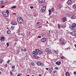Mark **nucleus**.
<instances>
[{
  "mask_svg": "<svg viewBox=\"0 0 76 76\" xmlns=\"http://www.w3.org/2000/svg\"><path fill=\"white\" fill-rule=\"evenodd\" d=\"M17 21L19 23H23V21L21 18L20 17H19L17 18Z\"/></svg>",
  "mask_w": 76,
  "mask_h": 76,
  "instance_id": "1",
  "label": "nucleus"
},
{
  "mask_svg": "<svg viewBox=\"0 0 76 76\" xmlns=\"http://www.w3.org/2000/svg\"><path fill=\"white\" fill-rule=\"evenodd\" d=\"M76 26V24L75 23H73L72 24L71 27V29L74 30L75 29V27Z\"/></svg>",
  "mask_w": 76,
  "mask_h": 76,
  "instance_id": "2",
  "label": "nucleus"
},
{
  "mask_svg": "<svg viewBox=\"0 0 76 76\" xmlns=\"http://www.w3.org/2000/svg\"><path fill=\"white\" fill-rule=\"evenodd\" d=\"M2 15L4 16V17H8L9 16L8 13L5 12H3L2 13Z\"/></svg>",
  "mask_w": 76,
  "mask_h": 76,
  "instance_id": "3",
  "label": "nucleus"
},
{
  "mask_svg": "<svg viewBox=\"0 0 76 76\" xmlns=\"http://www.w3.org/2000/svg\"><path fill=\"white\" fill-rule=\"evenodd\" d=\"M71 34L72 36H76V31H72L71 33Z\"/></svg>",
  "mask_w": 76,
  "mask_h": 76,
  "instance_id": "4",
  "label": "nucleus"
},
{
  "mask_svg": "<svg viewBox=\"0 0 76 76\" xmlns=\"http://www.w3.org/2000/svg\"><path fill=\"white\" fill-rule=\"evenodd\" d=\"M45 51L47 53H50L51 52V50H50V49H46L45 50Z\"/></svg>",
  "mask_w": 76,
  "mask_h": 76,
  "instance_id": "5",
  "label": "nucleus"
},
{
  "mask_svg": "<svg viewBox=\"0 0 76 76\" xmlns=\"http://www.w3.org/2000/svg\"><path fill=\"white\" fill-rule=\"evenodd\" d=\"M45 1V0H39V2L40 4H42Z\"/></svg>",
  "mask_w": 76,
  "mask_h": 76,
  "instance_id": "6",
  "label": "nucleus"
},
{
  "mask_svg": "<svg viewBox=\"0 0 76 76\" xmlns=\"http://www.w3.org/2000/svg\"><path fill=\"white\" fill-rule=\"evenodd\" d=\"M55 64H57V65H58V66H59L61 64V62L58 61L55 63Z\"/></svg>",
  "mask_w": 76,
  "mask_h": 76,
  "instance_id": "7",
  "label": "nucleus"
},
{
  "mask_svg": "<svg viewBox=\"0 0 76 76\" xmlns=\"http://www.w3.org/2000/svg\"><path fill=\"white\" fill-rule=\"evenodd\" d=\"M41 41L43 42H45V41H46V38H42V39H41Z\"/></svg>",
  "mask_w": 76,
  "mask_h": 76,
  "instance_id": "8",
  "label": "nucleus"
},
{
  "mask_svg": "<svg viewBox=\"0 0 76 76\" xmlns=\"http://www.w3.org/2000/svg\"><path fill=\"white\" fill-rule=\"evenodd\" d=\"M33 57L34 58H35V59H38L39 58V57L37 55H34Z\"/></svg>",
  "mask_w": 76,
  "mask_h": 76,
  "instance_id": "9",
  "label": "nucleus"
},
{
  "mask_svg": "<svg viewBox=\"0 0 76 76\" xmlns=\"http://www.w3.org/2000/svg\"><path fill=\"white\" fill-rule=\"evenodd\" d=\"M62 21L63 22H65L67 21V19H66V18L64 17L62 20Z\"/></svg>",
  "mask_w": 76,
  "mask_h": 76,
  "instance_id": "10",
  "label": "nucleus"
},
{
  "mask_svg": "<svg viewBox=\"0 0 76 76\" xmlns=\"http://www.w3.org/2000/svg\"><path fill=\"white\" fill-rule=\"evenodd\" d=\"M4 38L3 37H2L0 39V41H4Z\"/></svg>",
  "mask_w": 76,
  "mask_h": 76,
  "instance_id": "11",
  "label": "nucleus"
},
{
  "mask_svg": "<svg viewBox=\"0 0 76 76\" xmlns=\"http://www.w3.org/2000/svg\"><path fill=\"white\" fill-rule=\"evenodd\" d=\"M66 3H67L68 4H71V3H72V1L70 0H69L68 1L66 2Z\"/></svg>",
  "mask_w": 76,
  "mask_h": 76,
  "instance_id": "12",
  "label": "nucleus"
},
{
  "mask_svg": "<svg viewBox=\"0 0 76 76\" xmlns=\"http://www.w3.org/2000/svg\"><path fill=\"white\" fill-rule=\"evenodd\" d=\"M32 53L33 54H35V55H38V53H37V51H33L32 52Z\"/></svg>",
  "mask_w": 76,
  "mask_h": 76,
  "instance_id": "13",
  "label": "nucleus"
},
{
  "mask_svg": "<svg viewBox=\"0 0 76 76\" xmlns=\"http://www.w3.org/2000/svg\"><path fill=\"white\" fill-rule=\"evenodd\" d=\"M66 76H70V74L69 73V72H66Z\"/></svg>",
  "mask_w": 76,
  "mask_h": 76,
  "instance_id": "14",
  "label": "nucleus"
},
{
  "mask_svg": "<svg viewBox=\"0 0 76 76\" xmlns=\"http://www.w3.org/2000/svg\"><path fill=\"white\" fill-rule=\"evenodd\" d=\"M61 7H62V5L61 4L59 5L58 6V9H60Z\"/></svg>",
  "mask_w": 76,
  "mask_h": 76,
  "instance_id": "15",
  "label": "nucleus"
},
{
  "mask_svg": "<svg viewBox=\"0 0 76 76\" xmlns=\"http://www.w3.org/2000/svg\"><path fill=\"white\" fill-rule=\"evenodd\" d=\"M42 9H43V10H44L45 11V10H46V6H44Z\"/></svg>",
  "mask_w": 76,
  "mask_h": 76,
  "instance_id": "16",
  "label": "nucleus"
},
{
  "mask_svg": "<svg viewBox=\"0 0 76 76\" xmlns=\"http://www.w3.org/2000/svg\"><path fill=\"white\" fill-rule=\"evenodd\" d=\"M7 33L8 34H11V31L10 30H8L7 31Z\"/></svg>",
  "mask_w": 76,
  "mask_h": 76,
  "instance_id": "17",
  "label": "nucleus"
},
{
  "mask_svg": "<svg viewBox=\"0 0 76 76\" xmlns=\"http://www.w3.org/2000/svg\"><path fill=\"white\" fill-rule=\"evenodd\" d=\"M61 44L63 45H64L65 43H66V42L65 41L63 40L61 42Z\"/></svg>",
  "mask_w": 76,
  "mask_h": 76,
  "instance_id": "18",
  "label": "nucleus"
},
{
  "mask_svg": "<svg viewBox=\"0 0 76 76\" xmlns=\"http://www.w3.org/2000/svg\"><path fill=\"white\" fill-rule=\"evenodd\" d=\"M61 27L63 28L66 27V25L64 24L61 25Z\"/></svg>",
  "mask_w": 76,
  "mask_h": 76,
  "instance_id": "19",
  "label": "nucleus"
},
{
  "mask_svg": "<svg viewBox=\"0 0 76 76\" xmlns=\"http://www.w3.org/2000/svg\"><path fill=\"white\" fill-rule=\"evenodd\" d=\"M45 12L44 10H43V9H42V8L40 10V12L41 13H43V12Z\"/></svg>",
  "mask_w": 76,
  "mask_h": 76,
  "instance_id": "20",
  "label": "nucleus"
},
{
  "mask_svg": "<svg viewBox=\"0 0 76 76\" xmlns=\"http://www.w3.org/2000/svg\"><path fill=\"white\" fill-rule=\"evenodd\" d=\"M71 18L72 19H76V16L75 15H73L71 17Z\"/></svg>",
  "mask_w": 76,
  "mask_h": 76,
  "instance_id": "21",
  "label": "nucleus"
},
{
  "mask_svg": "<svg viewBox=\"0 0 76 76\" xmlns=\"http://www.w3.org/2000/svg\"><path fill=\"white\" fill-rule=\"evenodd\" d=\"M41 63V62H37V64L38 66H40Z\"/></svg>",
  "mask_w": 76,
  "mask_h": 76,
  "instance_id": "22",
  "label": "nucleus"
},
{
  "mask_svg": "<svg viewBox=\"0 0 76 76\" xmlns=\"http://www.w3.org/2000/svg\"><path fill=\"white\" fill-rule=\"evenodd\" d=\"M59 42H62V41H63V37H61V38H60L59 39Z\"/></svg>",
  "mask_w": 76,
  "mask_h": 76,
  "instance_id": "23",
  "label": "nucleus"
},
{
  "mask_svg": "<svg viewBox=\"0 0 76 76\" xmlns=\"http://www.w3.org/2000/svg\"><path fill=\"white\" fill-rule=\"evenodd\" d=\"M35 51H36L37 53H39V52L40 50L38 49H37L35 50Z\"/></svg>",
  "mask_w": 76,
  "mask_h": 76,
  "instance_id": "24",
  "label": "nucleus"
},
{
  "mask_svg": "<svg viewBox=\"0 0 76 76\" xmlns=\"http://www.w3.org/2000/svg\"><path fill=\"white\" fill-rule=\"evenodd\" d=\"M39 53V54H40V55H41V54H42V53H43L42 52V51L41 50H40Z\"/></svg>",
  "mask_w": 76,
  "mask_h": 76,
  "instance_id": "25",
  "label": "nucleus"
},
{
  "mask_svg": "<svg viewBox=\"0 0 76 76\" xmlns=\"http://www.w3.org/2000/svg\"><path fill=\"white\" fill-rule=\"evenodd\" d=\"M15 8H16V6H12L11 7V9H15Z\"/></svg>",
  "mask_w": 76,
  "mask_h": 76,
  "instance_id": "26",
  "label": "nucleus"
},
{
  "mask_svg": "<svg viewBox=\"0 0 76 76\" xmlns=\"http://www.w3.org/2000/svg\"><path fill=\"white\" fill-rule=\"evenodd\" d=\"M49 15H51V10H49Z\"/></svg>",
  "mask_w": 76,
  "mask_h": 76,
  "instance_id": "27",
  "label": "nucleus"
},
{
  "mask_svg": "<svg viewBox=\"0 0 76 76\" xmlns=\"http://www.w3.org/2000/svg\"><path fill=\"white\" fill-rule=\"evenodd\" d=\"M11 24L12 25H16V23L15 24V22H12L11 23Z\"/></svg>",
  "mask_w": 76,
  "mask_h": 76,
  "instance_id": "28",
  "label": "nucleus"
},
{
  "mask_svg": "<svg viewBox=\"0 0 76 76\" xmlns=\"http://www.w3.org/2000/svg\"><path fill=\"white\" fill-rule=\"evenodd\" d=\"M72 7L73 8V9H75V8H76V4H74L73 6Z\"/></svg>",
  "mask_w": 76,
  "mask_h": 76,
  "instance_id": "29",
  "label": "nucleus"
},
{
  "mask_svg": "<svg viewBox=\"0 0 76 76\" xmlns=\"http://www.w3.org/2000/svg\"><path fill=\"white\" fill-rule=\"evenodd\" d=\"M58 27L59 29H60V25L59 24H58Z\"/></svg>",
  "mask_w": 76,
  "mask_h": 76,
  "instance_id": "30",
  "label": "nucleus"
},
{
  "mask_svg": "<svg viewBox=\"0 0 76 76\" xmlns=\"http://www.w3.org/2000/svg\"><path fill=\"white\" fill-rule=\"evenodd\" d=\"M15 66H12V69H15Z\"/></svg>",
  "mask_w": 76,
  "mask_h": 76,
  "instance_id": "31",
  "label": "nucleus"
},
{
  "mask_svg": "<svg viewBox=\"0 0 76 76\" xmlns=\"http://www.w3.org/2000/svg\"><path fill=\"white\" fill-rule=\"evenodd\" d=\"M7 47H8L9 46V44L8 43H7L6 44Z\"/></svg>",
  "mask_w": 76,
  "mask_h": 76,
  "instance_id": "32",
  "label": "nucleus"
},
{
  "mask_svg": "<svg viewBox=\"0 0 76 76\" xmlns=\"http://www.w3.org/2000/svg\"><path fill=\"white\" fill-rule=\"evenodd\" d=\"M3 62V60L1 59L0 60V64H1Z\"/></svg>",
  "mask_w": 76,
  "mask_h": 76,
  "instance_id": "33",
  "label": "nucleus"
},
{
  "mask_svg": "<svg viewBox=\"0 0 76 76\" xmlns=\"http://www.w3.org/2000/svg\"><path fill=\"white\" fill-rule=\"evenodd\" d=\"M55 69H56V70H58V69H59V68H58V67H55Z\"/></svg>",
  "mask_w": 76,
  "mask_h": 76,
  "instance_id": "34",
  "label": "nucleus"
},
{
  "mask_svg": "<svg viewBox=\"0 0 76 76\" xmlns=\"http://www.w3.org/2000/svg\"><path fill=\"white\" fill-rule=\"evenodd\" d=\"M34 62H32L31 63V66H34Z\"/></svg>",
  "mask_w": 76,
  "mask_h": 76,
  "instance_id": "35",
  "label": "nucleus"
},
{
  "mask_svg": "<svg viewBox=\"0 0 76 76\" xmlns=\"http://www.w3.org/2000/svg\"><path fill=\"white\" fill-rule=\"evenodd\" d=\"M3 3V1H0V4H2Z\"/></svg>",
  "mask_w": 76,
  "mask_h": 76,
  "instance_id": "36",
  "label": "nucleus"
},
{
  "mask_svg": "<svg viewBox=\"0 0 76 76\" xmlns=\"http://www.w3.org/2000/svg\"><path fill=\"white\" fill-rule=\"evenodd\" d=\"M48 35L49 37H51V35L50 34V33H48Z\"/></svg>",
  "mask_w": 76,
  "mask_h": 76,
  "instance_id": "37",
  "label": "nucleus"
},
{
  "mask_svg": "<svg viewBox=\"0 0 76 76\" xmlns=\"http://www.w3.org/2000/svg\"><path fill=\"white\" fill-rule=\"evenodd\" d=\"M51 11H52V12H53V11H54V9L53 8H52L51 9Z\"/></svg>",
  "mask_w": 76,
  "mask_h": 76,
  "instance_id": "38",
  "label": "nucleus"
},
{
  "mask_svg": "<svg viewBox=\"0 0 76 76\" xmlns=\"http://www.w3.org/2000/svg\"><path fill=\"white\" fill-rule=\"evenodd\" d=\"M10 74L11 75H13V72L11 71H10Z\"/></svg>",
  "mask_w": 76,
  "mask_h": 76,
  "instance_id": "39",
  "label": "nucleus"
},
{
  "mask_svg": "<svg viewBox=\"0 0 76 76\" xmlns=\"http://www.w3.org/2000/svg\"><path fill=\"white\" fill-rule=\"evenodd\" d=\"M6 12H7V13H8V14H9V11L8 10H6Z\"/></svg>",
  "mask_w": 76,
  "mask_h": 76,
  "instance_id": "40",
  "label": "nucleus"
},
{
  "mask_svg": "<svg viewBox=\"0 0 76 76\" xmlns=\"http://www.w3.org/2000/svg\"><path fill=\"white\" fill-rule=\"evenodd\" d=\"M40 66H44V64L41 63Z\"/></svg>",
  "mask_w": 76,
  "mask_h": 76,
  "instance_id": "41",
  "label": "nucleus"
},
{
  "mask_svg": "<svg viewBox=\"0 0 76 76\" xmlns=\"http://www.w3.org/2000/svg\"><path fill=\"white\" fill-rule=\"evenodd\" d=\"M11 28H12V29H15V27L13 26H11Z\"/></svg>",
  "mask_w": 76,
  "mask_h": 76,
  "instance_id": "42",
  "label": "nucleus"
},
{
  "mask_svg": "<svg viewBox=\"0 0 76 76\" xmlns=\"http://www.w3.org/2000/svg\"><path fill=\"white\" fill-rule=\"evenodd\" d=\"M5 6L4 5H2L1 7L2 8H3V7H4Z\"/></svg>",
  "mask_w": 76,
  "mask_h": 76,
  "instance_id": "43",
  "label": "nucleus"
},
{
  "mask_svg": "<svg viewBox=\"0 0 76 76\" xmlns=\"http://www.w3.org/2000/svg\"><path fill=\"white\" fill-rule=\"evenodd\" d=\"M55 32H56V33H58V30H55Z\"/></svg>",
  "mask_w": 76,
  "mask_h": 76,
  "instance_id": "44",
  "label": "nucleus"
},
{
  "mask_svg": "<svg viewBox=\"0 0 76 76\" xmlns=\"http://www.w3.org/2000/svg\"><path fill=\"white\" fill-rule=\"evenodd\" d=\"M50 70H53V67H51L50 69Z\"/></svg>",
  "mask_w": 76,
  "mask_h": 76,
  "instance_id": "45",
  "label": "nucleus"
},
{
  "mask_svg": "<svg viewBox=\"0 0 76 76\" xmlns=\"http://www.w3.org/2000/svg\"><path fill=\"white\" fill-rule=\"evenodd\" d=\"M23 51H24V52H25V51H26V49H23Z\"/></svg>",
  "mask_w": 76,
  "mask_h": 76,
  "instance_id": "46",
  "label": "nucleus"
},
{
  "mask_svg": "<svg viewBox=\"0 0 76 76\" xmlns=\"http://www.w3.org/2000/svg\"><path fill=\"white\" fill-rule=\"evenodd\" d=\"M61 59H63V58H64V57L63 56H61Z\"/></svg>",
  "mask_w": 76,
  "mask_h": 76,
  "instance_id": "47",
  "label": "nucleus"
},
{
  "mask_svg": "<svg viewBox=\"0 0 76 76\" xmlns=\"http://www.w3.org/2000/svg\"><path fill=\"white\" fill-rule=\"evenodd\" d=\"M74 74L75 75H76V72H74Z\"/></svg>",
  "mask_w": 76,
  "mask_h": 76,
  "instance_id": "48",
  "label": "nucleus"
},
{
  "mask_svg": "<svg viewBox=\"0 0 76 76\" xmlns=\"http://www.w3.org/2000/svg\"><path fill=\"white\" fill-rule=\"evenodd\" d=\"M30 8L31 9H33V8H34V7L32 6H31L30 7Z\"/></svg>",
  "mask_w": 76,
  "mask_h": 76,
  "instance_id": "49",
  "label": "nucleus"
},
{
  "mask_svg": "<svg viewBox=\"0 0 76 76\" xmlns=\"http://www.w3.org/2000/svg\"><path fill=\"white\" fill-rule=\"evenodd\" d=\"M42 28V26H39L38 27V28Z\"/></svg>",
  "mask_w": 76,
  "mask_h": 76,
  "instance_id": "50",
  "label": "nucleus"
},
{
  "mask_svg": "<svg viewBox=\"0 0 76 76\" xmlns=\"http://www.w3.org/2000/svg\"><path fill=\"white\" fill-rule=\"evenodd\" d=\"M17 44V42H15L14 44V45L15 46Z\"/></svg>",
  "mask_w": 76,
  "mask_h": 76,
  "instance_id": "51",
  "label": "nucleus"
},
{
  "mask_svg": "<svg viewBox=\"0 0 76 76\" xmlns=\"http://www.w3.org/2000/svg\"><path fill=\"white\" fill-rule=\"evenodd\" d=\"M12 2V1H8V3H10V2Z\"/></svg>",
  "mask_w": 76,
  "mask_h": 76,
  "instance_id": "52",
  "label": "nucleus"
},
{
  "mask_svg": "<svg viewBox=\"0 0 76 76\" xmlns=\"http://www.w3.org/2000/svg\"><path fill=\"white\" fill-rule=\"evenodd\" d=\"M10 62V60H8L7 61V63H9Z\"/></svg>",
  "mask_w": 76,
  "mask_h": 76,
  "instance_id": "53",
  "label": "nucleus"
},
{
  "mask_svg": "<svg viewBox=\"0 0 76 76\" xmlns=\"http://www.w3.org/2000/svg\"><path fill=\"white\" fill-rule=\"evenodd\" d=\"M38 38H41V36H39L38 37Z\"/></svg>",
  "mask_w": 76,
  "mask_h": 76,
  "instance_id": "54",
  "label": "nucleus"
},
{
  "mask_svg": "<svg viewBox=\"0 0 76 76\" xmlns=\"http://www.w3.org/2000/svg\"><path fill=\"white\" fill-rule=\"evenodd\" d=\"M21 50H22V51H23V48H22L21 49Z\"/></svg>",
  "mask_w": 76,
  "mask_h": 76,
  "instance_id": "55",
  "label": "nucleus"
},
{
  "mask_svg": "<svg viewBox=\"0 0 76 76\" xmlns=\"http://www.w3.org/2000/svg\"><path fill=\"white\" fill-rule=\"evenodd\" d=\"M5 67H7V64H5Z\"/></svg>",
  "mask_w": 76,
  "mask_h": 76,
  "instance_id": "56",
  "label": "nucleus"
},
{
  "mask_svg": "<svg viewBox=\"0 0 76 76\" xmlns=\"http://www.w3.org/2000/svg\"><path fill=\"white\" fill-rule=\"evenodd\" d=\"M37 24H39V22H37Z\"/></svg>",
  "mask_w": 76,
  "mask_h": 76,
  "instance_id": "57",
  "label": "nucleus"
},
{
  "mask_svg": "<svg viewBox=\"0 0 76 76\" xmlns=\"http://www.w3.org/2000/svg\"><path fill=\"white\" fill-rule=\"evenodd\" d=\"M53 73H56V71H54L53 72Z\"/></svg>",
  "mask_w": 76,
  "mask_h": 76,
  "instance_id": "58",
  "label": "nucleus"
},
{
  "mask_svg": "<svg viewBox=\"0 0 76 76\" xmlns=\"http://www.w3.org/2000/svg\"><path fill=\"white\" fill-rule=\"evenodd\" d=\"M38 76H42V75H41V74H39Z\"/></svg>",
  "mask_w": 76,
  "mask_h": 76,
  "instance_id": "59",
  "label": "nucleus"
},
{
  "mask_svg": "<svg viewBox=\"0 0 76 76\" xmlns=\"http://www.w3.org/2000/svg\"><path fill=\"white\" fill-rule=\"evenodd\" d=\"M46 70H48V68H46Z\"/></svg>",
  "mask_w": 76,
  "mask_h": 76,
  "instance_id": "60",
  "label": "nucleus"
},
{
  "mask_svg": "<svg viewBox=\"0 0 76 76\" xmlns=\"http://www.w3.org/2000/svg\"><path fill=\"white\" fill-rule=\"evenodd\" d=\"M22 35H23V36H24V35H25V34L23 33Z\"/></svg>",
  "mask_w": 76,
  "mask_h": 76,
  "instance_id": "61",
  "label": "nucleus"
},
{
  "mask_svg": "<svg viewBox=\"0 0 76 76\" xmlns=\"http://www.w3.org/2000/svg\"><path fill=\"white\" fill-rule=\"evenodd\" d=\"M17 76H20V75L18 74Z\"/></svg>",
  "mask_w": 76,
  "mask_h": 76,
  "instance_id": "62",
  "label": "nucleus"
},
{
  "mask_svg": "<svg viewBox=\"0 0 76 76\" xmlns=\"http://www.w3.org/2000/svg\"><path fill=\"white\" fill-rule=\"evenodd\" d=\"M56 54H57V52H56Z\"/></svg>",
  "mask_w": 76,
  "mask_h": 76,
  "instance_id": "63",
  "label": "nucleus"
},
{
  "mask_svg": "<svg viewBox=\"0 0 76 76\" xmlns=\"http://www.w3.org/2000/svg\"><path fill=\"white\" fill-rule=\"evenodd\" d=\"M7 29H9V28L8 27H7Z\"/></svg>",
  "mask_w": 76,
  "mask_h": 76,
  "instance_id": "64",
  "label": "nucleus"
}]
</instances>
